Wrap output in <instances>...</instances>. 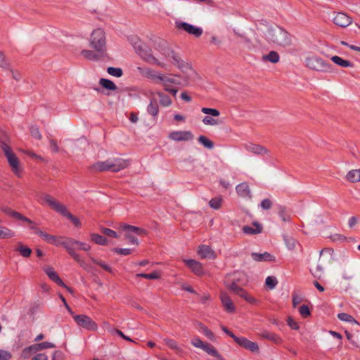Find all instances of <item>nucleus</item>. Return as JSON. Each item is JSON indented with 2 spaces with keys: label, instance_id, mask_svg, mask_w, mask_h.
I'll use <instances>...</instances> for the list:
<instances>
[{
  "label": "nucleus",
  "instance_id": "1",
  "mask_svg": "<svg viewBox=\"0 0 360 360\" xmlns=\"http://www.w3.org/2000/svg\"><path fill=\"white\" fill-rule=\"evenodd\" d=\"M266 37L268 41L281 47H288L292 44V37L283 28L275 26L267 30Z\"/></svg>",
  "mask_w": 360,
  "mask_h": 360
},
{
  "label": "nucleus",
  "instance_id": "2",
  "mask_svg": "<svg viewBox=\"0 0 360 360\" xmlns=\"http://www.w3.org/2000/svg\"><path fill=\"white\" fill-rule=\"evenodd\" d=\"M129 162L121 158H109L105 161H98L89 167V169L92 172H103L110 171L117 172L122 169L127 168Z\"/></svg>",
  "mask_w": 360,
  "mask_h": 360
},
{
  "label": "nucleus",
  "instance_id": "3",
  "mask_svg": "<svg viewBox=\"0 0 360 360\" xmlns=\"http://www.w3.org/2000/svg\"><path fill=\"white\" fill-rule=\"evenodd\" d=\"M41 199L55 212L70 220L76 227L80 228L82 226L79 219L71 214L65 205L57 201L53 196L43 193Z\"/></svg>",
  "mask_w": 360,
  "mask_h": 360
},
{
  "label": "nucleus",
  "instance_id": "4",
  "mask_svg": "<svg viewBox=\"0 0 360 360\" xmlns=\"http://www.w3.org/2000/svg\"><path fill=\"white\" fill-rule=\"evenodd\" d=\"M156 49L166 58H172V63L177 66L182 72L191 69L188 63H185L179 55L167 44L166 41H161Z\"/></svg>",
  "mask_w": 360,
  "mask_h": 360
},
{
  "label": "nucleus",
  "instance_id": "5",
  "mask_svg": "<svg viewBox=\"0 0 360 360\" xmlns=\"http://www.w3.org/2000/svg\"><path fill=\"white\" fill-rule=\"evenodd\" d=\"M89 46L97 52L107 53L105 33L103 29L97 28L92 32Z\"/></svg>",
  "mask_w": 360,
  "mask_h": 360
},
{
  "label": "nucleus",
  "instance_id": "6",
  "mask_svg": "<svg viewBox=\"0 0 360 360\" xmlns=\"http://www.w3.org/2000/svg\"><path fill=\"white\" fill-rule=\"evenodd\" d=\"M132 44L136 53H138L146 62L155 64L161 68H164L165 66L163 63L160 62L155 56H153L152 50L142 42L137 40V41H134Z\"/></svg>",
  "mask_w": 360,
  "mask_h": 360
},
{
  "label": "nucleus",
  "instance_id": "7",
  "mask_svg": "<svg viewBox=\"0 0 360 360\" xmlns=\"http://www.w3.org/2000/svg\"><path fill=\"white\" fill-rule=\"evenodd\" d=\"M305 63L308 68L314 71L330 72L333 70V66L330 63L325 61L323 58L317 56L307 57L305 60Z\"/></svg>",
  "mask_w": 360,
  "mask_h": 360
},
{
  "label": "nucleus",
  "instance_id": "8",
  "mask_svg": "<svg viewBox=\"0 0 360 360\" xmlns=\"http://www.w3.org/2000/svg\"><path fill=\"white\" fill-rule=\"evenodd\" d=\"M72 318L78 326L87 330L96 331L98 329L97 323L91 317L86 315H73Z\"/></svg>",
  "mask_w": 360,
  "mask_h": 360
},
{
  "label": "nucleus",
  "instance_id": "9",
  "mask_svg": "<svg viewBox=\"0 0 360 360\" xmlns=\"http://www.w3.org/2000/svg\"><path fill=\"white\" fill-rule=\"evenodd\" d=\"M3 151L7 158L8 164L11 167L13 172L18 176H20V162L16 155L12 151L10 146H4L3 148Z\"/></svg>",
  "mask_w": 360,
  "mask_h": 360
},
{
  "label": "nucleus",
  "instance_id": "10",
  "mask_svg": "<svg viewBox=\"0 0 360 360\" xmlns=\"http://www.w3.org/2000/svg\"><path fill=\"white\" fill-rule=\"evenodd\" d=\"M176 27L178 30H184L195 37H200L202 34V28L195 27L186 22L176 21Z\"/></svg>",
  "mask_w": 360,
  "mask_h": 360
},
{
  "label": "nucleus",
  "instance_id": "11",
  "mask_svg": "<svg viewBox=\"0 0 360 360\" xmlns=\"http://www.w3.org/2000/svg\"><path fill=\"white\" fill-rule=\"evenodd\" d=\"M193 137L191 131H174L169 134V138L176 141H191Z\"/></svg>",
  "mask_w": 360,
  "mask_h": 360
},
{
  "label": "nucleus",
  "instance_id": "12",
  "mask_svg": "<svg viewBox=\"0 0 360 360\" xmlns=\"http://www.w3.org/2000/svg\"><path fill=\"white\" fill-rule=\"evenodd\" d=\"M81 55L86 59L92 61H98L104 60L105 58H108L107 53L97 52L95 50H82L81 51Z\"/></svg>",
  "mask_w": 360,
  "mask_h": 360
},
{
  "label": "nucleus",
  "instance_id": "13",
  "mask_svg": "<svg viewBox=\"0 0 360 360\" xmlns=\"http://www.w3.org/2000/svg\"><path fill=\"white\" fill-rule=\"evenodd\" d=\"M244 148L247 151L257 155H269L270 153V151L264 146L252 143H245L244 145Z\"/></svg>",
  "mask_w": 360,
  "mask_h": 360
},
{
  "label": "nucleus",
  "instance_id": "14",
  "mask_svg": "<svg viewBox=\"0 0 360 360\" xmlns=\"http://www.w3.org/2000/svg\"><path fill=\"white\" fill-rule=\"evenodd\" d=\"M237 344L245 348V349H248L252 352L254 353H259V348L257 342H252L249 340H248L246 338L244 337H240L238 340H237Z\"/></svg>",
  "mask_w": 360,
  "mask_h": 360
},
{
  "label": "nucleus",
  "instance_id": "15",
  "mask_svg": "<svg viewBox=\"0 0 360 360\" xmlns=\"http://www.w3.org/2000/svg\"><path fill=\"white\" fill-rule=\"evenodd\" d=\"M61 245L63 246L69 245L70 248H75V250L78 249L86 252L91 249V246L89 244L76 240L72 238H67L66 240L62 242Z\"/></svg>",
  "mask_w": 360,
  "mask_h": 360
},
{
  "label": "nucleus",
  "instance_id": "16",
  "mask_svg": "<svg viewBox=\"0 0 360 360\" xmlns=\"http://www.w3.org/2000/svg\"><path fill=\"white\" fill-rule=\"evenodd\" d=\"M220 300L225 310L229 313H233L236 311L235 306L229 295L224 292L220 293Z\"/></svg>",
  "mask_w": 360,
  "mask_h": 360
},
{
  "label": "nucleus",
  "instance_id": "17",
  "mask_svg": "<svg viewBox=\"0 0 360 360\" xmlns=\"http://www.w3.org/2000/svg\"><path fill=\"white\" fill-rule=\"evenodd\" d=\"M186 266L191 269V271L197 276H202L204 274V270L201 263L199 262L189 259L184 260Z\"/></svg>",
  "mask_w": 360,
  "mask_h": 360
},
{
  "label": "nucleus",
  "instance_id": "18",
  "mask_svg": "<svg viewBox=\"0 0 360 360\" xmlns=\"http://www.w3.org/2000/svg\"><path fill=\"white\" fill-rule=\"evenodd\" d=\"M333 22L342 27H345L352 23V18L343 13H338L333 18Z\"/></svg>",
  "mask_w": 360,
  "mask_h": 360
},
{
  "label": "nucleus",
  "instance_id": "19",
  "mask_svg": "<svg viewBox=\"0 0 360 360\" xmlns=\"http://www.w3.org/2000/svg\"><path fill=\"white\" fill-rule=\"evenodd\" d=\"M236 190L238 195L244 198H252V193L248 184L246 182H243L236 187Z\"/></svg>",
  "mask_w": 360,
  "mask_h": 360
},
{
  "label": "nucleus",
  "instance_id": "20",
  "mask_svg": "<svg viewBox=\"0 0 360 360\" xmlns=\"http://www.w3.org/2000/svg\"><path fill=\"white\" fill-rule=\"evenodd\" d=\"M128 224H120V228L121 230L125 232L124 238L127 239L130 243L138 245L139 244V241L134 234V231H131L129 229H127L125 226H127Z\"/></svg>",
  "mask_w": 360,
  "mask_h": 360
},
{
  "label": "nucleus",
  "instance_id": "21",
  "mask_svg": "<svg viewBox=\"0 0 360 360\" xmlns=\"http://www.w3.org/2000/svg\"><path fill=\"white\" fill-rule=\"evenodd\" d=\"M2 211L4 213H6V214H8V215H9V216H11V217H12L13 218H15L17 219L25 221V222H27V223H28L30 224H34V222L31 219H30L27 217L23 216L20 212L11 210L9 207H4V208L2 209Z\"/></svg>",
  "mask_w": 360,
  "mask_h": 360
},
{
  "label": "nucleus",
  "instance_id": "22",
  "mask_svg": "<svg viewBox=\"0 0 360 360\" xmlns=\"http://www.w3.org/2000/svg\"><path fill=\"white\" fill-rule=\"evenodd\" d=\"M37 234L39 236H41L44 239V240H45L48 243L55 245H61L62 243V242L60 241L59 238L56 237V236L46 233V232H44L41 230H37Z\"/></svg>",
  "mask_w": 360,
  "mask_h": 360
},
{
  "label": "nucleus",
  "instance_id": "23",
  "mask_svg": "<svg viewBox=\"0 0 360 360\" xmlns=\"http://www.w3.org/2000/svg\"><path fill=\"white\" fill-rule=\"evenodd\" d=\"M198 253L201 258L205 259H214L216 257L214 252L211 249V248L205 245H201L198 247Z\"/></svg>",
  "mask_w": 360,
  "mask_h": 360
},
{
  "label": "nucleus",
  "instance_id": "24",
  "mask_svg": "<svg viewBox=\"0 0 360 360\" xmlns=\"http://www.w3.org/2000/svg\"><path fill=\"white\" fill-rule=\"evenodd\" d=\"M46 275L49 278L61 287H66V285L63 280L59 277L58 274L54 271L53 267H47L45 270Z\"/></svg>",
  "mask_w": 360,
  "mask_h": 360
},
{
  "label": "nucleus",
  "instance_id": "25",
  "mask_svg": "<svg viewBox=\"0 0 360 360\" xmlns=\"http://www.w3.org/2000/svg\"><path fill=\"white\" fill-rule=\"evenodd\" d=\"M252 225L255 228H252L249 226H244L242 229L243 232L245 234L248 235H256L262 233V226L257 221H254Z\"/></svg>",
  "mask_w": 360,
  "mask_h": 360
},
{
  "label": "nucleus",
  "instance_id": "26",
  "mask_svg": "<svg viewBox=\"0 0 360 360\" xmlns=\"http://www.w3.org/2000/svg\"><path fill=\"white\" fill-rule=\"evenodd\" d=\"M251 257L255 261L257 262H266L275 260L274 256L271 255L267 252H265L264 253L252 252L251 254Z\"/></svg>",
  "mask_w": 360,
  "mask_h": 360
},
{
  "label": "nucleus",
  "instance_id": "27",
  "mask_svg": "<svg viewBox=\"0 0 360 360\" xmlns=\"http://www.w3.org/2000/svg\"><path fill=\"white\" fill-rule=\"evenodd\" d=\"M208 354L216 358L217 360H224L222 356L218 352L216 348L210 343H205V346L202 348Z\"/></svg>",
  "mask_w": 360,
  "mask_h": 360
},
{
  "label": "nucleus",
  "instance_id": "28",
  "mask_svg": "<svg viewBox=\"0 0 360 360\" xmlns=\"http://www.w3.org/2000/svg\"><path fill=\"white\" fill-rule=\"evenodd\" d=\"M147 112L155 119L159 113V106L157 99L153 98L147 107Z\"/></svg>",
  "mask_w": 360,
  "mask_h": 360
},
{
  "label": "nucleus",
  "instance_id": "29",
  "mask_svg": "<svg viewBox=\"0 0 360 360\" xmlns=\"http://www.w3.org/2000/svg\"><path fill=\"white\" fill-rule=\"evenodd\" d=\"M138 70L139 72L144 75L145 77L158 81V77H161V75H157L154 70L150 69V68H141L139 67Z\"/></svg>",
  "mask_w": 360,
  "mask_h": 360
},
{
  "label": "nucleus",
  "instance_id": "30",
  "mask_svg": "<svg viewBox=\"0 0 360 360\" xmlns=\"http://www.w3.org/2000/svg\"><path fill=\"white\" fill-rule=\"evenodd\" d=\"M198 330L203 333L208 339L211 341L215 340V336L214 333L202 323L198 322Z\"/></svg>",
  "mask_w": 360,
  "mask_h": 360
},
{
  "label": "nucleus",
  "instance_id": "31",
  "mask_svg": "<svg viewBox=\"0 0 360 360\" xmlns=\"http://www.w3.org/2000/svg\"><path fill=\"white\" fill-rule=\"evenodd\" d=\"M260 336L262 338L271 340L276 344L281 342V338L275 333H270L269 331H263L260 333Z\"/></svg>",
  "mask_w": 360,
  "mask_h": 360
},
{
  "label": "nucleus",
  "instance_id": "32",
  "mask_svg": "<svg viewBox=\"0 0 360 360\" xmlns=\"http://www.w3.org/2000/svg\"><path fill=\"white\" fill-rule=\"evenodd\" d=\"M279 60V54L275 51H271L268 54L262 56L263 61H269L272 63H277Z\"/></svg>",
  "mask_w": 360,
  "mask_h": 360
},
{
  "label": "nucleus",
  "instance_id": "33",
  "mask_svg": "<svg viewBox=\"0 0 360 360\" xmlns=\"http://www.w3.org/2000/svg\"><path fill=\"white\" fill-rule=\"evenodd\" d=\"M99 84L104 89L110 91H115L117 89V86L115 85V84L108 79L101 78L99 80Z\"/></svg>",
  "mask_w": 360,
  "mask_h": 360
},
{
  "label": "nucleus",
  "instance_id": "34",
  "mask_svg": "<svg viewBox=\"0 0 360 360\" xmlns=\"http://www.w3.org/2000/svg\"><path fill=\"white\" fill-rule=\"evenodd\" d=\"M346 179L352 183L360 181V169H352L349 171L346 176Z\"/></svg>",
  "mask_w": 360,
  "mask_h": 360
},
{
  "label": "nucleus",
  "instance_id": "35",
  "mask_svg": "<svg viewBox=\"0 0 360 360\" xmlns=\"http://www.w3.org/2000/svg\"><path fill=\"white\" fill-rule=\"evenodd\" d=\"M39 350L37 349L36 344H34L24 348L22 351L21 356L23 359H29L33 354L36 353Z\"/></svg>",
  "mask_w": 360,
  "mask_h": 360
},
{
  "label": "nucleus",
  "instance_id": "36",
  "mask_svg": "<svg viewBox=\"0 0 360 360\" xmlns=\"http://www.w3.org/2000/svg\"><path fill=\"white\" fill-rule=\"evenodd\" d=\"M331 60L335 63L336 65L340 66V67H351L352 66V63L347 60H345L338 56H332Z\"/></svg>",
  "mask_w": 360,
  "mask_h": 360
},
{
  "label": "nucleus",
  "instance_id": "37",
  "mask_svg": "<svg viewBox=\"0 0 360 360\" xmlns=\"http://www.w3.org/2000/svg\"><path fill=\"white\" fill-rule=\"evenodd\" d=\"M156 94L160 98V103L161 105L168 107L172 105V102L169 96L160 91L156 92Z\"/></svg>",
  "mask_w": 360,
  "mask_h": 360
},
{
  "label": "nucleus",
  "instance_id": "38",
  "mask_svg": "<svg viewBox=\"0 0 360 360\" xmlns=\"http://www.w3.org/2000/svg\"><path fill=\"white\" fill-rule=\"evenodd\" d=\"M91 240L94 243L101 245H105L108 243V240L104 236L98 233H91L90 235Z\"/></svg>",
  "mask_w": 360,
  "mask_h": 360
},
{
  "label": "nucleus",
  "instance_id": "39",
  "mask_svg": "<svg viewBox=\"0 0 360 360\" xmlns=\"http://www.w3.org/2000/svg\"><path fill=\"white\" fill-rule=\"evenodd\" d=\"M283 239H284V241H285V243L287 248L290 250H294L296 247V245H299L297 240H295L292 236H290L288 235H284Z\"/></svg>",
  "mask_w": 360,
  "mask_h": 360
},
{
  "label": "nucleus",
  "instance_id": "40",
  "mask_svg": "<svg viewBox=\"0 0 360 360\" xmlns=\"http://www.w3.org/2000/svg\"><path fill=\"white\" fill-rule=\"evenodd\" d=\"M15 236V233L5 226H0V239H7Z\"/></svg>",
  "mask_w": 360,
  "mask_h": 360
},
{
  "label": "nucleus",
  "instance_id": "41",
  "mask_svg": "<svg viewBox=\"0 0 360 360\" xmlns=\"http://www.w3.org/2000/svg\"><path fill=\"white\" fill-rule=\"evenodd\" d=\"M89 257L90 259H91V261L94 264L101 266L103 269H104L105 271H108L109 273H112V268L110 266H108V264H105L101 260L96 259L95 257H92L90 254H89Z\"/></svg>",
  "mask_w": 360,
  "mask_h": 360
},
{
  "label": "nucleus",
  "instance_id": "42",
  "mask_svg": "<svg viewBox=\"0 0 360 360\" xmlns=\"http://www.w3.org/2000/svg\"><path fill=\"white\" fill-rule=\"evenodd\" d=\"M68 254L77 262L79 264V265L83 264L84 260L81 259L80 256L76 253L75 248H72L70 247V245H65L63 246Z\"/></svg>",
  "mask_w": 360,
  "mask_h": 360
},
{
  "label": "nucleus",
  "instance_id": "43",
  "mask_svg": "<svg viewBox=\"0 0 360 360\" xmlns=\"http://www.w3.org/2000/svg\"><path fill=\"white\" fill-rule=\"evenodd\" d=\"M127 229H129L131 231H134V234L136 236H146L148 234V231L142 229L141 227L132 226V225H127V226H125Z\"/></svg>",
  "mask_w": 360,
  "mask_h": 360
},
{
  "label": "nucleus",
  "instance_id": "44",
  "mask_svg": "<svg viewBox=\"0 0 360 360\" xmlns=\"http://www.w3.org/2000/svg\"><path fill=\"white\" fill-rule=\"evenodd\" d=\"M198 140L206 148L212 149L214 148V143L211 140L207 139L205 136H200Z\"/></svg>",
  "mask_w": 360,
  "mask_h": 360
},
{
  "label": "nucleus",
  "instance_id": "45",
  "mask_svg": "<svg viewBox=\"0 0 360 360\" xmlns=\"http://www.w3.org/2000/svg\"><path fill=\"white\" fill-rule=\"evenodd\" d=\"M338 317L341 321L359 325V322L356 321L351 315L347 313H340L338 314Z\"/></svg>",
  "mask_w": 360,
  "mask_h": 360
},
{
  "label": "nucleus",
  "instance_id": "46",
  "mask_svg": "<svg viewBox=\"0 0 360 360\" xmlns=\"http://www.w3.org/2000/svg\"><path fill=\"white\" fill-rule=\"evenodd\" d=\"M17 250L24 257H29L32 253V250L30 248L23 245L20 243H19V246Z\"/></svg>",
  "mask_w": 360,
  "mask_h": 360
},
{
  "label": "nucleus",
  "instance_id": "47",
  "mask_svg": "<svg viewBox=\"0 0 360 360\" xmlns=\"http://www.w3.org/2000/svg\"><path fill=\"white\" fill-rule=\"evenodd\" d=\"M136 277H141V278H144L146 279L155 280V279L160 278V274L158 271H155L150 274H145V273L137 274Z\"/></svg>",
  "mask_w": 360,
  "mask_h": 360
},
{
  "label": "nucleus",
  "instance_id": "48",
  "mask_svg": "<svg viewBox=\"0 0 360 360\" xmlns=\"http://www.w3.org/2000/svg\"><path fill=\"white\" fill-rule=\"evenodd\" d=\"M227 288L233 294L238 295L243 288L240 287L235 281H232L230 284L226 285Z\"/></svg>",
  "mask_w": 360,
  "mask_h": 360
},
{
  "label": "nucleus",
  "instance_id": "49",
  "mask_svg": "<svg viewBox=\"0 0 360 360\" xmlns=\"http://www.w3.org/2000/svg\"><path fill=\"white\" fill-rule=\"evenodd\" d=\"M278 214L283 221L287 222L290 221V216L287 213L286 208L285 207H278Z\"/></svg>",
  "mask_w": 360,
  "mask_h": 360
},
{
  "label": "nucleus",
  "instance_id": "50",
  "mask_svg": "<svg viewBox=\"0 0 360 360\" xmlns=\"http://www.w3.org/2000/svg\"><path fill=\"white\" fill-rule=\"evenodd\" d=\"M107 72L116 77H120L123 75V71L120 68L109 67L107 68Z\"/></svg>",
  "mask_w": 360,
  "mask_h": 360
},
{
  "label": "nucleus",
  "instance_id": "51",
  "mask_svg": "<svg viewBox=\"0 0 360 360\" xmlns=\"http://www.w3.org/2000/svg\"><path fill=\"white\" fill-rule=\"evenodd\" d=\"M277 284L278 281L275 276H268L265 280V285L271 290L275 288Z\"/></svg>",
  "mask_w": 360,
  "mask_h": 360
},
{
  "label": "nucleus",
  "instance_id": "52",
  "mask_svg": "<svg viewBox=\"0 0 360 360\" xmlns=\"http://www.w3.org/2000/svg\"><path fill=\"white\" fill-rule=\"evenodd\" d=\"M221 198H214L210 200L209 205L212 208L218 210L221 206Z\"/></svg>",
  "mask_w": 360,
  "mask_h": 360
},
{
  "label": "nucleus",
  "instance_id": "53",
  "mask_svg": "<svg viewBox=\"0 0 360 360\" xmlns=\"http://www.w3.org/2000/svg\"><path fill=\"white\" fill-rule=\"evenodd\" d=\"M101 231L103 234L107 236H109L110 238H119V236L118 234L113 230L110 229H108V228H105V227H102L101 229Z\"/></svg>",
  "mask_w": 360,
  "mask_h": 360
},
{
  "label": "nucleus",
  "instance_id": "54",
  "mask_svg": "<svg viewBox=\"0 0 360 360\" xmlns=\"http://www.w3.org/2000/svg\"><path fill=\"white\" fill-rule=\"evenodd\" d=\"M0 67L6 70L11 68L10 63L7 61L6 56L1 51H0Z\"/></svg>",
  "mask_w": 360,
  "mask_h": 360
},
{
  "label": "nucleus",
  "instance_id": "55",
  "mask_svg": "<svg viewBox=\"0 0 360 360\" xmlns=\"http://www.w3.org/2000/svg\"><path fill=\"white\" fill-rule=\"evenodd\" d=\"M158 82H162L163 83V84H167V83H172V84H180V82H177L176 79H175L174 78L169 77L165 75H161V77H158Z\"/></svg>",
  "mask_w": 360,
  "mask_h": 360
},
{
  "label": "nucleus",
  "instance_id": "56",
  "mask_svg": "<svg viewBox=\"0 0 360 360\" xmlns=\"http://www.w3.org/2000/svg\"><path fill=\"white\" fill-rule=\"evenodd\" d=\"M37 345V349L39 351L49 349V348H54L56 347V345L51 342H43L41 343H36Z\"/></svg>",
  "mask_w": 360,
  "mask_h": 360
},
{
  "label": "nucleus",
  "instance_id": "57",
  "mask_svg": "<svg viewBox=\"0 0 360 360\" xmlns=\"http://www.w3.org/2000/svg\"><path fill=\"white\" fill-rule=\"evenodd\" d=\"M201 111L205 114L210 115L213 117H218L220 115L219 111L215 108H202Z\"/></svg>",
  "mask_w": 360,
  "mask_h": 360
},
{
  "label": "nucleus",
  "instance_id": "58",
  "mask_svg": "<svg viewBox=\"0 0 360 360\" xmlns=\"http://www.w3.org/2000/svg\"><path fill=\"white\" fill-rule=\"evenodd\" d=\"M299 312L303 318H307L310 316L311 312L307 305L303 304L300 307Z\"/></svg>",
  "mask_w": 360,
  "mask_h": 360
},
{
  "label": "nucleus",
  "instance_id": "59",
  "mask_svg": "<svg viewBox=\"0 0 360 360\" xmlns=\"http://www.w3.org/2000/svg\"><path fill=\"white\" fill-rule=\"evenodd\" d=\"M112 251L121 255H128L131 253V250L129 248H114Z\"/></svg>",
  "mask_w": 360,
  "mask_h": 360
},
{
  "label": "nucleus",
  "instance_id": "60",
  "mask_svg": "<svg viewBox=\"0 0 360 360\" xmlns=\"http://www.w3.org/2000/svg\"><path fill=\"white\" fill-rule=\"evenodd\" d=\"M8 138L6 132L0 131V144L1 148L3 150L4 146H9L8 144Z\"/></svg>",
  "mask_w": 360,
  "mask_h": 360
},
{
  "label": "nucleus",
  "instance_id": "61",
  "mask_svg": "<svg viewBox=\"0 0 360 360\" xmlns=\"http://www.w3.org/2000/svg\"><path fill=\"white\" fill-rule=\"evenodd\" d=\"M31 135L36 139L40 140L41 139V135L40 134L39 129L37 127L32 126L30 128Z\"/></svg>",
  "mask_w": 360,
  "mask_h": 360
},
{
  "label": "nucleus",
  "instance_id": "62",
  "mask_svg": "<svg viewBox=\"0 0 360 360\" xmlns=\"http://www.w3.org/2000/svg\"><path fill=\"white\" fill-rule=\"evenodd\" d=\"M205 343L206 342H203L198 337H195L191 340V344L197 348L202 349L205 346Z\"/></svg>",
  "mask_w": 360,
  "mask_h": 360
},
{
  "label": "nucleus",
  "instance_id": "63",
  "mask_svg": "<svg viewBox=\"0 0 360 360\" xmlns=\"http://www.w3.org/2000/svg\"><path fill=\"white\" fill-rule=\"evenodd\" d=\"M261 207L264 210H268L271 209L272 206V202L269 198L264 199L260 204Z\"/></svg>",
  "mask_w": 360,
  "mask_h": 360
},
{
  "label": "nucleus",
  "instance_id": "64",
  "mask_svg": "<svg viewBox=\"0 0 360 360\" xmlns=\"http://www.w3.org/2000/svg\"><path fill=\"white\" fill-rule=\"evenodd\" d=\"M202 122L205 124L207 125H216L218 124V122L210 116H205L202 119Z\"/></svg>",
  "mask_w": 360,
  "mask_h": 360
}]
</instances>
